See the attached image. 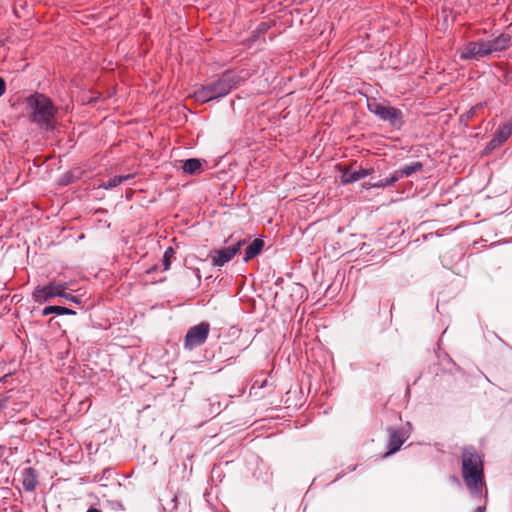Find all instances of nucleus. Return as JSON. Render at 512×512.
<instances>
[{
  "label": "nucleus",
  "instance_id": "f257e3e1",
  "mask_svg": "<svg viewBox=\"0 0 512 512\" xmlns=\"http://www.w3.org/2000/svg\"><path fill=\"white\" fill-rule=\"evenodd\" d=\"M247 77L248 73L244 71H225L217 79L212 80L195 90L193 96L201 103H206L211 100L224 97L241 82L245 81Z\"/></svg>",
  "mask_w": 512,
  "mask_h": 512
},
{
  "label": "nucleus",
  "instance_id": "f03ea898",
  "mask_svg": "<svg viewBox=\"0 0 512 512\" xmlns=\"http://www.w3.org/2000/svg\"><path fill=\"white\" fill-rule=\"evenodd\" d=\"M462 479L473 496H480L483 486V461L474 448H464L461 456Z\"/></svg>",
  "mask_w": 512,
  "mask_h": 512
},
{
  "label": "nucleus",
  "instance_id": "7ed1b4c3",
  "mask_svg": "<svg viewBox=\"0 0 512 512\" xmlns=\"http://www.w3.org/2000/svg\"><path fill=\"white\" fill-rule=\"evenodd\" d=\"M30 120L46 130L54 128L56 108L51 100L43 94L32 95L27 99Z\"/></svg>",
  "mask_w": 512,
  "mask_h": 512
},
{
  "label": "nucleus",
  "instance_id": "20e7f679",
  "mask_svg": "<svg viewBox=\"0 0 512 512\" xmlns=\"http://www.w3.org/2000/svg\"><path fill=\"white\" fill-rule=\"evenodd\" d=\"M411 433V423L407 422L405 426L399 427H390L388 429L389 434V442H388V452L385 453V457H388L396 452L402 447L403 443L408 440L409 434Z\"/></svg>",
  "mask_w": 512,
  "mask_h": 512
},
{
  "label": "nucleus",
  "instance_id": "39448f33",
  "mask_svg": "<svg viewBox=\"0 0 512 512\" xmlns=\"http://www.w3.org/2000/svg\"><path fill=\"white\" fill-rule=\"evenodd\" d=\"M210 332V324L207 322H201L191 327L186 334L184 347L192 350L202 345Z\"/></svg>",
  "mask_w": 512,
  "mask_h": 512
},
{
  "label": "nucleus",
  "instance_id": "423d86ee",
  "mask_svg": "<svg viewBox=\"0 0 512 512\" xmlns=\"http://www.w3.org/2000/svg\"><path fill=\"white\" fill-rule=\"evenodd\" d=\"M66 283H55L51 282L46 286L37 287L33 293V297L36 302L42 303L48 301L52 297L68 298Z\"/></svg>",
  "mask_w": 512,
  "mask_h": 512
},
{
  "label": "nucleus",
  "instance_id": "0eeeda50",
  "mask_svg": "<svg viewBox=\"0 0 512 512\" xmlns=\"http://www.w3.org/2000/svg\"><path fill=\"white\" fill-rule=\"evenodd\" d=\"M245 244L246 240L241 239L229 247L211 251L209 257L211 258L212 264L214 266L222 267L228 263Z\"/></svg>",
  "mask_w": 512,
  "mask_h": 512
},
{
  "label": "nucleus",
  "instance_id": "6e6552de",
  "mask_svg": "<svg viewBox=\"0 0 512 512\" xmlns=\"http://www.w3.org/2000/svg\"><path fill=\"white\" fill-rule=\"evenodd\" d=\"M458 52L462 60H479L480 58L487 57L484 40L468 42Z\"/></svg>",
  "mask_w": 512,
  "mask_h": 512
},
{
  "label": "nucleus",
  "instance_id": "1a4fd4ad",
  "mask_svg": "<svg viewBox=\"0 0 512 512\" xmlns=\"http://www.w3.org/2000/svg\"><path fill=\"white\" fill-rule=\"evenodd\" d=\"M484 45L487 50V56H490L508 49L511 45V36L502 33L494 39L484 40Z\"/></svg>",
  "mask_w": 512,
  "mask_h": 512
},
{
  "label": "nucleus",
  "instance_id": "9d476101",
  "mask_svg": "<svg viewBox=\"0 0 512 512\" xmlns=\"http://www.w3.org/2000/svg\"><path fill=\"white\" fill-rule=\"evenodd\" d=\"M511 134L512 118L499 127L492 140L488 143L487 149L494 150L495 148L501 146L503 143L507 141Z\"/></svg>",
  "mask_w": 512,
  "mask_h": 512
},
{
  "label": "nucleus",
  "instance_id": "9b49d317",
  "mask_svg": "<svg viewBox=\"0 0 512 512\" xmlns=\"http://www.w3.org/2000/svg\"><path fill=\"white\" fill-rule=\"evenodd\" d=\"M372 173H373L372 168H370V169L359 168L358 170H354V171L346 169L341 176V182L343 184L353 183L360 179L365 178L366 176H368Z\"/></svg>",
  "mask_w": 512,
  "mask_h": 512
},
{
  "label": "nucleus",
  "instance_id": "f8f14e48",
  "mask_svg": "<svg viewBox=\"0 0 512 512\" xmlns=\"http://www.w3.org/2000/svg\"><path fill=\"white\" fill-rule=\"evenodd\" d=\"M22 485L23 489L27 492H33L37 485L36 471L32 467L23 469L22 472Z\"/></svg>",
  "mask_w": 512,
  "mask_h": 512
},
{
  "label": "nucleus",
  "instance_id": "ddd939ff",
  "mask_svg": "<svg viewBox=\"0 0 512 512\" xmlns=\"http://www.w3.org/2000/svg\"><path fill=\"white\" fill-rule=\"evenodd\" d=\"M380 119L389 122L393 126L399 127L402 124V112L395 107L387 106Z\"/></svg>",
  "mask_w": 512,
  "mask_h": 512
},
{
  "label": "nucleus",
  "instance_id": "4468645a",
  "mask_svg": "<svg viewBox=\"0 0 512 512\" xmlns=\"http://www.w3.org/2000/svg\"><path fill=\"white\" fill-rule=\"evenodd\" d=\"M422 168H423V164L419 161H416V162H412L408 165H405L404 167H402L398 170H395L394 174L397 177V179L400 180L404 177H408V176L412 175L413 173L421 171Z\"/></svg>",
  "mask_w": 512,
  "mask_h": 512
},
{
  "label": "nucleus",
  "instance_id": "2eb2a0df",
  "mask_svg": "<svg viewBox=\"0 0 512 512\" xmlns=\"http://www.w3.org/2000/svg\"><path fill=\"white\" fill-rule=\"evenodd\" d=\"M264 242L261 239H255L245 250L244 261L248 262L256 257L263 249Z\"/></svg>",
  "mask_w": 512,
  "mask_h": 512
},
{
  "label": "nucleus",
  "instance_id": "dca6fc26",
  "mask_svg": "<svg viewBox=\"0 0 512 512\" xmlns=\"http://www.w3.org/2000/svg\"><path fill=\"white\" fill-rule=\"evenodd\" d=\"M183 171L187 174H197L202 171V163L199 159H187L183 163Z\"/></svg>",
  "mask_w": 512,
  "mask_h": 512
},
{
  "label": "nucleus",
  "instance_id": "f3484780",
  "mask_svg": "<svg viewBox=\"0 0 512 512\" xmlns=\"http://www.w3.org/2000/svg\"><path fill=\"white\" fill-rule=\"evenodd\" d=\"M133 177H134L133 174L114 176V177L110 178L108 181L103 182L100 185V187H102L104 189H111V188H114V187L120 185L124 181L132 179Z\"/></svg>",
  "mask_w": 512,
  "mask_h": 512
},
{
  "label": "nucleus",
  "instance_id": "a211bd4d",
  "mask_svg": "<svg viewBox=\"0 0 512 512\" xmlns=\"http://www.w3.org/2000/svg\"><path fill=\"white\" fill-rule=\"evenodd\" d=\"M58 314V315H69V314H75L74 311L61 307V306H49L43 309L42 314L43 315H49V314Z\"/></svg>",
  "mask_w": 512,
  "mask_h": 512
},
{
  "label": "nucleus",
  "instance_id": "6ab92c4d",
  "mask_svg": "<svg viewBox=\"0 0 512 512\" xmlns=\"http://www.w3.org/2000/svg\"><path fill=\"white\" fill-rule=\"evenodd\" d=\"M387 106L377 102L376 100L368 101V109L370 112L377 115L379 118L382 117Z\"/></svg>",
  "mask_w": 512,
  "mask_h": 512
},
{
  "label": "nucleus",
  "instance_id": "aec40b11",
  "mask_svg": "<svg viewBox=\"0 0 512 512\" xmlns=\"http://www.w3.org/2000/svg\"><path fill=\"white\" fill-rule=\"evenodd\" d=\"M398 181L397 177L393 173L390 178L382 179L376 183H374L372 186L376 188H385L388 186H392L394 183Z\"/></svg>",
  "mask_w": 512,
  "mask_h": 512
},
{
  "label": "nucleus",
  "instance_id": "412c9836",
  "mask_svg": "<svg viewBox=\"0 0 512 512\" xmlns=\"http://www.w3.org/2000/svg\"><path fill=\"white\" fill-rule=\"evenodd\" d=\"M174 255V250L172 247H169L166 249L164 256H163V265L164 270H168L170 268V259Z\"/></svg>",
  "mask_w": 512,
  "mask_h": 512
},
{
  "label": "nucleus",
  "instance_id": "4be33fe9",
  "mask_svg": "<svg viewBox=\"0 0 512 512\" xmlns=\"http://www.w3.org/2000/svg\"><path fill=\"white\" fill-rule=\"evenodd\" d=\"M484 104L483 103H479L478 105L474 106L471 108V110L469 111V116H472L476 113V111L480 108H483Z\"/></svg>",
  "mask_w": 512,
  "mask_h": 512
},
{
  "label": "nucleus",
  "instance_id": "5701e85b",
  "mask_svg": "<svg viewBox=\"0 0 512 512\" xmlns=\"http://www.w3.org/2000/svg\"><path fill=\"white\" fill-rule=\"evenodd\" d=\"M6 83L3 78L0 77V97L5 93Z\"/></svg>",
  "mask_w": 512,
  "mask_h": 512
},
{
  "label": "nucleus",
  "instance_id": "b1692460",
  "mask_svg": "<svg viewBox=\"0 0 512 512\" xmlns=\"http://www.w3.org/2000/svg\"><path fill=\"white\" fill-rule=\"evenodd\" d=\"M68 295V298H65L66 300H69V301H72V302H75V303H79V299L76 297V296H73L71 294H67Z\"/></svg>",
  "mask_w": 512,
  "mask_h": 512
},
{
  "label": "nucleus",
  "instance_id": "393cba45",
  "mask_svg": "<svg viewBox=\"0 0 512 512\" xmlns=\"http://www.w3.org/2000/svg\"><path fill=\"white\" fill-rule=\"evenodd\" d=\"M267 385V380L262 381L260 384H258V389H262Z\"/></svg>",
  "mask_w": 512,
  "mask_h": 512
},
{
  "label": "nucleus",
  "instance_id": "a878e982",
  "mask_svg": "<svg viewBox=\"0 0 512 512\" xmlns=\"http://www.w3.org/2000/svg\"><path fill=\"white\" fill-rule=\"evenodd\" d=\"M474 512H484V507L483 506H479L476 508V510H474Z\"/></svg>",
  "mask_w": 512,
  "mask_h": 512
},
{
  "label": "nucleus",
  "instance_id": "bb28decb",
  "mask_svg": "<svg viewBox=\"0 0 512 512\" xmlns=\"http://www.w3.org/2000/svg\"><path fill=\"white\" fill-rule=\"evenodd\" d=\"M86 512H101V511L96 508H89L88 510H86Z\"/></svg>",
  "mask_w": 512,
  "mask_h": 512
},
{
  "label": "nucleus",
  "instance_id": "cd10ccee",
  "mask_svg": "<svg viewBox=\"0 0 512 512\" xmlns=\"http://www.w3.org/2000/svg\"><path fill=\"white\" fill-rule=\"evenodd\" d=\"M255 385H256V382H254V384H252L251 388L254 389Z\"/></svg>",
  "mask_w": 512,
  "mask_h": 512
}]
</instances>
